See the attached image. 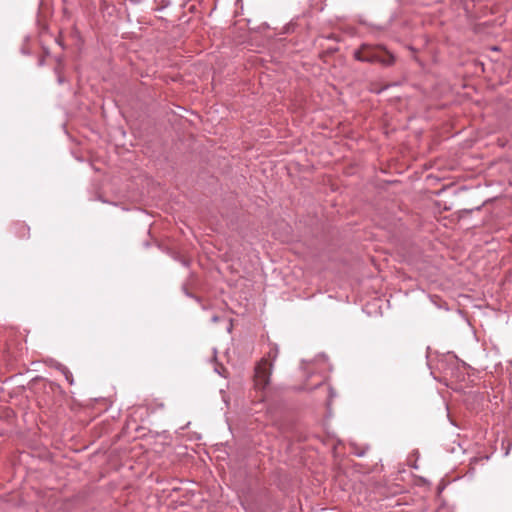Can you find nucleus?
Here are the masks:
<instances>
[{
	"label": "nucleus",
	"instance_id": "nucleus-1",
	"mask_svg": "<svg viewBox=\"0 0 512 512\" xmlns=\"http://www.w3.org/2000/svg\"><path fill=\"white\" fill-rule=\"evenodd\" d=\"M355 60L366 63H380L383 66H392L395 57L383 46H372L362 44L359 49L353 53Z\"/></svg>",
	"mask_w": 512,
	"mask_h": 512
},
{
	"label": "nucleus",
	"instance_id": "nucleus-2",
	"mask_svg": "<svg viewBox=\"0 0 512 512\" xmlns=\"http://www.w3.org/2000/svg\"><path fill=\"white\" fill-rule=\"evenodd\" d=\"M278 353V346L273 344L267 353V357H263L257 362L254 369V386L257 390H265L269 386L274 361L278 357Z\"/></svg>",
	"mask_w": 512,
	"mask_h": 512
},
{
	"label": "nucleus",
	"instance_id": "nucleus-3",
	"mask_svg": "<svg viewBox=\"0 0 512 512\" xmlns=\"http://www.w3.org/2000/svg\"><path fill=\"white\" fill-rule=\"evenodd\" d=\"M55 368L57 370H59L64 375L66 381L69 384L72 385L74 383L73 375H72L71 371L65 365H63L61 363H56Z\"/></svg>",
	"mask_w": 512,
	"mask_h": 512
},
{
	"label": "nucleus",
	"instance_id": "nucleus-4",
	"mask_svg": "<svg viewBox=\"0 0 512 512\" xmlns=\"http://www.w3.org/2000/svg\"><path fill=\"white\" fill-rule=\"evenodd\" d=\"M219 320H220V317H219V316H217V315H213V316H212V318H211V321H212L213 323H217Z\"/></svg>",
	"mask_w": 512,
	"mask_h": 512
}]
</instances>
